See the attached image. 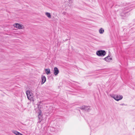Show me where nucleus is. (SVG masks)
<instances>
[{"label": "nucleus", "mask_w": 135, "mask_h": 135, "mask_svg": "<svg viewBox=\"0 0 135 135\" xmlns=\"http://www.w3.org/2000/svg\"><path fill=\"white\" fill-rule=\"evenodd\" d=\"M110 96L117 101L121 100L123 98L122 95H118L111 94L110 95Z\"/></svg>", "instance_id": "f257e3e1"}, {"label": "nucleus", "mask_w": 135, "mask_h": 135, "mask_svg": "<svg viewBox=\"0 0 135 135\" xmlns=\"http://www.w3.org/2000/svg\"><path fill=\"white\" fill-rule=\"evenodd\" d=\"M105 51L104 50H99L97 51L96 55L99 56H104L106 54Z\"/></svg>", "instance_id": "f03ea898"}, {"label": "nucleus", "mask_w": 135, "mask_h": 135, "mask_svg": "<svg viewBox=\"0 0 135 135\" xmlns=\"http://www.w3.org/2000/svg\"><path fill=\"white\" fill-rule=\"evenodd\" d=\"M26 93L28 99L30 100H32L33 97V95L32 93L30 91L28 90L26 91Z\"/></svg>", "instance_id": "7ed1b4c3"}, {"label": "nucleus", "mask_w": 135, "mask_h": 135, "mask_svg": "<svg viewBox=\"0 0 135 135\" xmlns=\"http://www.w3.org/2000/svg\"><path fill=\"white\" fill-rule=\"evenodd\" d=\"M13 26L16 28L19 29H24L25 27L23 25L19 23H15L13 25Z\"/></svg>", "instance_id": "20e7f679"}, {"label": "nucleus", "mask_w": 135, "mask_h": 135, "mask_svg": "<svg viewBox=\"0 0 135 135\" xmlns=\"http://www.w3.org/2000/svg\"><path fill=\"white\" fill-rule=\"evenodd\" d=\"M104 59L107 62H109L112 60V57H110V56L108 55L107 57L104 58Z\"/></svg>", "instance_id": "39448f33"}, {"label": "nucleus", "mask_w": 135, "mask_h": 135, "mask_svg": "<svg viewBox=\"0 0 135 135\" xmlns=\"http://www.w3.org/2000/svg\"><path fill=\"white\" fill-rule=\"evenodd\" d=\"M54 74L56 76L59 73V71L58 68L56 67H55L54 68Z\"/></svg>", "instance_id": "423d86ee"}, {"label": "nucleus", "mask_w": 135, "mask_h": 135, "mask_svg": "<svg viewBox=\"0 0 135 135\" xmlns=\"http://www.w3.org/2000/svg\"><path fill=\"white\" fill-rule=\"evenodd\" d=\"M80 108L81 110H88L89 109V108L88 107L85 105L82 106Z\"/></svg>", "instance_id": "0eeeda50"}, {"label": "nucleus", "mask_w": 135, "mask_h": 135, "mask_svg": "<svg viewBox=\"0 0 135 135\" xmlns=\"http://www.w3.org/2000/svg\"><path fill=\"white\" fill-rule=\"evenodd\" d=\"M41 79H42L41 84H42L46 81V78L45 76L44 75H42Z\"/></svg>", "instance_id": "6e6552de"}, {"label": "nucleus", "mask_w": 135, "mask_h": 135, "mask_svg": "<svg viewBox=\"0 0 135 135\" xmlns=\"http://www.w3.org/2000/svg\"><path fill=\"white\" fill-rule=\"evenodd\" d=\"M45 71L47 75H49L50 73V70L49 69H45Z\"/></svg>", "instance_id": "1a4fd4ad"}, {"label": "nucleus", "mask_w": 135, "mask_h": 135, "mask_svg": "<svg viewBox=\"0 0 135 135\" xmlns=\"http://www.w3.org/2000/svg\"><path fill=\"white\" fill-rule=\"evenodd\" d=\"M45 15L49 18H51V16L50 13L48 12L45 13Z\"/></svg>", "instance_id": "9d476101"}, {"label": "nucleus", "mask_w": 135, "mask_h": 135, "mask_svg": "<svg viewBox=\"0 0 135 135\" xmlns=\"http://www.w3.org/2000/svg\"><path fill=\"white\" fill-rule=\"evenodd\" d=\"M104 32V30L102 28H101L99 30V32L100 34H103Z\"/></svg>", "instance_id": "9b49d317"}, {"label": "nucleus", "mask_w": 135, "mask_h": 135, "mask_svg": "<svg viewBox=\"0 0 135 135\" xmlns=\"http://www.w3.org/2000/svg\"><path fill=\"white\" fill-rule=\"evenodd\" d=\"M41 103L42 102L40 101L38 103V108L40 109L41 108Z\"/></svg>", "instance_id": "f8f14e48"}, {"label": "nucleus", "mask_w": 135, "mask_h": 135, "mask_svg": "<svg viewBox=\"0 0 135 135\" xmlns=\"http://www.w3.org/2000/svg\"><path fill=\"white\" fill-rule=\"evenodd\" d=\"M38 118L40 119V117H39V115L38 116Z\"/></svg>", "instance_id": "ddd939ff"}, {"label": "nucleus", "mask_w": 135, "mask_h": 135, "mask_svg": "<svg viewBox=\"0 0 135 135\" xmlns=\"http://www.w3.org/2000/svg\"><path fill=\"white\" fill-rule=\"evenodd\" d=\"M41 115V114H40V113H39V115Z\"/></svg>", "instance_id": "4468645a"}, {"label": "nucleus", "mask_w": 135, "mask_h": 135, "mask_svg": "<svg viewBox=\"0 0 135 135\" xmlns=\"http://www.w3.org/2000/svg\"><path fill=\"white\" fill-rule=\"evenodd\" d=\"M122 105H124V104H122Z\"/></svg>", "instance_id": "2eb2a0df"}]
</instances>
